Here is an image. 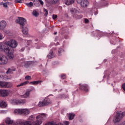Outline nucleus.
<instances>
[{
  "mask_svg": "<svg viewBox=\"0 0 125 125\" xmlns=\"http://www.w3.org/2000/svg\"><path fill=\"white\" fill-rule=\"evenodd\" d=\"M25 79L27 81H29V80H32V77H31V76H30L29 75H27V76H25Z\"/></svg>",
  "mask_w": 125,
  "mask_h": 125,
  "instance_id": "c756f323",
  "label": "nucleus"
},
{
  "mask_svg": "<svg viewBox=\"0 0 125 125\" xmlns=\"http://www.w3.org/2000/svg\"><path fill=\"white\" fill-rule=\"evenodd\" d=\"M17 24H20L21 29H23L25 24L27 23V20L25 18L22 17H18V19L16 20Z\"/></svg>",
  "mask_w": 125,
  "mask_h": 125,
  "instance_id": "39448f33",
  "label": "nucleus"
},
{
  "mask_svg": "<svg viewBox=\"0 0 125 125\" xmlns=\"http://www.w3.org/2000/svg\"><path fill=\"white\" fill-rule=\"evenodd\" d=\"M6 27V21H2L0 22V30H4Z\"/></svg>",
  "mask_w": 125,
  "mask_h": 125,
  "instance_id": "9d476101",
  "label": "nucleus"
},
{
  "mask_svg": "<svg viewBox=\"0 0 125 125\" xmlns=\"http://www.w3.org/2000/svg\"><path fill=\"white\" fill-rule=\"evenodd\" d=\"M5 3L7 4H7L8 5H9V4H11V3H10V2H8V1L5 2Z\"/></svg>",
  "mask_w": 125,
  "mask_h": 125,
  "instance_id": "79ce46f5",
  "label": "nucleus"
},
{
  "mask_svg": "<svg viewBox=\"0 0 125 125\" xmlns=\"http://www.w3.org/2000/svg\"><path fill=\"white\" fill-rule=\"evenodd\" d=\"M0 107H1V108H5V107H6V103L4 101H2L0 103Z\"/></svg>",
  "mask_w": 125,
  "mask_h": 125,
  "instance_id": "aec40b11",
  "label": "nucleus"
},
{
  "mask_svg": "<svg viewBox=\"0 0 125 125\" xmlns=\"http://www.w3.org/2000/svg\"><path fill=\"white\" fill-rule=\"evenodd\" d=\"M125 125V123H124V125Z\"/></svg>",
  "mask_w": 125,
  "mask_h": 125,
  "instance_id": "603ef678",
  "label": "nucleus"
},
{
  "mask_svg": "<svg viewBox=\"0 0 125 125\" xmlns=\"http://www.w3.org/2000/svg\"><path fill=\"white\" fill-rule=\"evenodd\" d=\"M28 45H30L29 43H28Z\"/></svg>",
  "mask_w": 125,
  "mask_h": 125,
  "instance_id": "8fccbe9b",
  "label": "nucleus"
},
{
  "mask_svg": "<svg viewBox=\"0 0 125 125\" xmlns=\"http://www.w3.org/2000/svg\"><path fill=\"white\" fill-rule=\"evenodd\" d=\"M22 64H23L24 67L25 68H28V67H29V66H30L32 63L31 62H24L22 63Z\"/></svg>",
  "mask_w": 125,
  "mask_h": 125,
  "instance_id": "a211bd4d",
  "label": "nucleus"
},
{
  "mask_svg": "<svg viewBox=\"0 0 125 125\" xmlns=\"http://www.w3.org/2000/svg\"><path fill=\"white\" fill-rule=\"evenodd\" d=\"M64 124L65 125H69L70 123L68 121H65V122H64Z\"/></svg>",
  "mask_w": 125,
  "mask_h": 125,
  "instance_id": "4c0bfd02",
  "label": "nucleus"
},
{
  "mask_svg": "<svg viewBox=\"0 0 125 125\" xmlns=\"http://www.w3.org/2000/svg\"><path fill=\"white\" fill-rule=\"evenodd\" d=\"M32 14L35 17H38V16H39V12H38L36 10L33 11V12H32Z\"/></svg>",
  "mask_w": 125,
  "mask_h": 125,
  "instance_id": "a878e982",
  "label": "nucleus"
},
{
  "mask_svg": "<svg viewBox=\"0 0 125 125\" xmlns=\"http://www.w3.org/2000/svg\"><path fill=\"white\" fill-rule=\"evenodd\" d=\"M12 72V70L10 68H8V70L6 72V74H9V73H11Z\"/></svg>",
  "mask_w": 125,
  "mask_h": 125,
  "instance_id": "2f4dec72",
  "label": "nucleus"
},
{
  "mask_svg": "<svg viewBox=\"0 0 125 125\" xmlns=\"http://www.w3.org/2000/svg\"><path fill=\"white\" fill-rule=\"evenodd\" d=\"M37 6H40V3L39 2H38V5Z\"/></svg>",
  "mask_w": 125,
  "mask_h": 125,
  "instance_id": "de8ad7c7",
  "label": "nucleus"
},
{
  "mask_svg": "<svg viewBox=\"0 0 125 125\" xmlns=\"http://www.w3.org/2000/svg\"><path fill=\"white\" fill-rule=\"evenodd\" d=\"M50 2L51 4H56L59 2V0H50Z\"/></svg>",
  "mask_w": 125,
  "mask_h": 125,
  "instance_id": "5701e85b",
  "label": "nucleus"
},
{
  "mask_svg": "<svg viewBox=\"0 0 125 125\" xmlns=\"http://www.w3.org/2000/svg\"><path fill=\"white\" fill-rule=\"evenodd\" d=\"M89 4V2L87 0H83L81 3V6L82 7H87V5Z\"/></svg>",
  "mask_w": 125,
  "mask_h": 125,
  "instance_id": "9b49d317",
  "label": "nucleus"
},
{
  "mask_svg": "<svg viewBox=\"0 0 125 125\" xmlns=\"http://www.w3.org/2000/svg\"><path fill=\"white\" fill-rule=\"evenodd\" d=\"M47 57L49 59H51L55 57V56L54 55V54L53 53V51H52V50L50 51L49 54L47 55Z\"/></svg>",
  "mask_w": 125,
  "mask_h": 125,
  "instance_id": "2eb2a0df",
  "label": "nucleus"
},
{
  "mask_svg": "<svg viewBox=\"0 0 125 125\" xmlns=\"http://www.w3.org/2000/svg\"><path fill=\"white\" fill-rule=\"evenodd\" d=\"M0 40H2V35L1 34H0Z\"/></svg>",
  "mask_w": 125,
  "mask_h": 125,
  "instance_id": "c03bdc74",
  "label": "nucleus"
},
{
  "mask_svg": "<svg viewBox=\"0 0 125 125\" xmlns=\"http://www.w3.org/2000/svg\"><path fill=\"white\" fill-rule=\"evenodd\" d=\"M31 42V41H27V42Z\"/></svg>",
  "mask_w": 125,
  "mask_h": 125,
  "instance_id": "09e8293b",
  "label": "nucleus"
},
{
  "mask_svg": "<svg viewBox=\"0 0 125 125\" xmlns=\"http://www.w3.org/2000/svg\"><path fill=\"white\" fill-rule=\"evenodd\" d=\"M8 59L11 60L10 59H8V57L6 58L5 56H0V65H5L7 63Z\"/></svg>",
  "mask_w": 125,
  "mask_h": 125,
  "instance_id": "0eeeda50",
  "label": "nucleus"
},
{
  "mask_svg": "<svg viewBox=\"0 0 125 125\" xmlns=\"http://www.w3.org/2000/svg\"><path fill=\"white\" fill-rule=\"evenodd\" d=\"M62 52H64V50L61 48H59V50H58V53H59V56H60V55H61V53Z\"/></svg>",
  "mask_w": 125,
  "mask_h": 125,
  "instance_id": "cd10ccee",
  "label": "nucleus"
},
{
  "mask_svg": "<svg viewBox=\"0 0 125 125\" xmlns=\"http://www.w3.org/2000/svg\"><path fill=\"white\" fill-rule=\"evenodd\" d=\"M22 0L24 1V0H15V2L19 3H22Z\"/></svg>",
  "mask_w": 125,
  "mask_h": 125,
  "instance_id": "7c9ffc66",
  "label": "nucleus"
},
{
  "mask_svg": "<svg viewBox=\"0 0 125 125\" xmlns=\"http://www.w3.org/2000/svg\"><path fill=\"white\" fill-rule=\"evenodd\" d=\"M40 83H42V81H33L30 83V84H38Z\"/></svg>",
  "mask_w": 125,
  "mask_h": 125,
  "instance_id": "4be33fe9",
  "label": "nucleus"
},
{
  "mask_svg": "<svg viewBox=\"0 0 125 125\" xmlns=\"http://www.w3.org/2000/svg\"><path fill=\"white\" fill-rule=\"evenodd\" d=\"M111 85H113V84H111Z\"/></svg>",
  "mask_w": 125,
  "mask_h": 125,
  "instance_id": "864d4df0",
  "label": "nucleus"
},
{
  "mask_svg": "<svg viewBox=\"0 0 125 125\" xmlns=\"http://www.w3.org/2000/svg\"><path fill=\"white\" fill-rule=\"evenodd\" d=\"M3 2H0V5H2V4L3 5Z\"/></svg>",
  "mask_w": 125,
  "mask_h": 125,
  "instance_id": "a18cd8bd",
  "label": "nucleus"
},
{
  "mask_svg": "<svg viewBox=\"0 0 125 125\" xmlns=\"http://www.w3.org/2000/svg\"><path fill=\"white\" fill-rule=\"evenodd\" d=\"M125 116V112H122V111L117 112L116 115L114 117L113 119V122L114 124L120 122L124 117Z\"/></svg>",
  "mask_w": 125,
  "mask_h": 125,
  "instance_id": "7ed1b4c3",
  "label": "nucleus"
},
{
  "mask_svg": "<svg viewBox=\"0 0 125 125\" xmlns=\"http://www.w3.org/2000/svg\"><path fill=\"white\" fill-rule=\"evenodd\" d=\"M75 2V0H66L65 3L66 5H70V4H73Z\"/></svg>",
  "mask_w": 125,
  "mask_h": 125,
  "instance_id": "dca6fc26",
  "label": "nucleus"
},
{
  "mask_svg": "<svg viewBox=\"0 0 125 125\" xmlns=\"http://www.w3.org/2000/svg\"><path fill=\"white\" fill-rule=\"evenodd\" d=\"M61 78L62 80H64L66 79V75H65V74H62L61 75Z\"/></svg>",
  "mask_w": 125,
  "mask_h": 125,
  "instance_id": "473e14b6",
  "label": "nucleus"
},
{
  "mask_svg": "<svg viewBox=\"0 0 125 125\" xmlns=\"http://www.w3.org/2000/svg\"><path fill=\"white\" fill-rule=\"evenodd\" d=\"M31 91H32V90H27L24 94L21 96V97L22 98H27V97H29Z\"/></svg>",
  "mask_w": 125,
  "mask_h": 125,
  "instance_id": "ddd939ff",
  "label": "nucleus"
},
{
  "mask_svg": "<svg viewBox=\"0 0 125 125\" xmlns=\"http://www.w3.org/2000/svg\"><path fill=\"white\" fill-rule=\"evenodd\" d=\"M76 1L79 4H81V5L82 4V2H83L82 0H76Z\"/></svg>",
  "mask_w": 125,
  "mask_h": 125,
  "instance_id": "72a5a7b5",
  "label": "nucleus"
},
{
  "mask_svg": "<svg viewBox=\"0 0 125 125\" xmlns=\"http://www.w3.org/2000/svg\"><path fill=\"white\" fill-rule=\"evenodd\" d=\"M8 95V91L4 89H0V96L5 97Z\"/></svg>",
  "mask_w": 125,
  "mask_h": 125,
  "instance_id": "1a4fd4ad",
  "label": "nucleus"
},
{
  "mask_svg": "<svg viewBox=\"0 0 125 125\" xmlns=\"http://www.w3.org/2000/svg\"><path fill=\"white\" fill-rule=\"evenodd\" d=\"M69 120H73L75 118V114L73 113H70L68 116Z\"/></svg>",
  "mask_w": 125,
  "mask_h": 125,
  "instance_id": "b1692460",
  "label": "nucleus"
},
{
  "mask_svg": "<svg viewBox=\"0 0 125 125\" xmlns=\"http://www.w3.org/2000/svg\"><path fill=\"white\" fill-rule=\"evenodd\" d=\"M54 35H57V32H54Z\"/></svg>",
  "mask_w": 125,
  "mask_h": 125,
  "instance_id": "49530a36",
  "label": "nucleus"
},
{
  "mask_svg": "<svg viewBox=\"0 0 125 125\" xmlns=\"http://www.w3.org/2000/svg\"><path fill=\"white\" fill-rule=\"evenodd\" d=\"M25 4L28 7H33V6H34V3H33L32 2L29 3H26Z\"/></svg>",
  "mask_w": 125,
  "mask_h": 125,
  "instance_id": "393cba45",
  "label": "nucleus"
},
{
  "mask_svg": "<svg viewBox=\"0 0 125 125\" xmlns=\"http://www.w3.org/2000/svg\"><path fill=\"white\" fill-rule=\"evenodd\" d=\"M25 50V48H22L21 50L20 51H24Z\"/></svg>",
  "mask_w": 125,
  "mask_h": 125,
  "instance_id": "37998d69",
  "label": "nucleus"
},
{
  "mask_svg": "<svg viewBox=\"0 0 125 125\" xmlns=\"http://www.w3.org/2000/svg\"><path fill=\"white\" fill-rule=\"evenodd\" d=\"M5 123L7 125H12L13 121L11 120L10 118H7L5 120Z\"/></svg>",
  "mask_w": 125,
  "mask_h": 125,
  "instance_id": "6ab92c4d",
  "label": "nucleus"
},
{
  "mask_svg": "<svg viewBox=\"0 0 125 125\" xmlns=\"http://www.w3.org/2000/svg\"><path fill=\"white\" fill-rule=\"evenodd\" d=\"M104 62H106V60H104Z\"/></svg>",
  "mask_w": 125,
  "mask_h": 125,
  "instance_id": "3c124183",
  "label": "nucleus"
},
{
  "mask_svg": "<svg viewBox=\"0 0 125 125\" xmlns=\"http://www.w3.org/2000/svg\"><path fill=\"white\" fill-rule=\"evenodd\" d=\"M84 22L86 24H87V23H88V22H89V21L88 20V19H85L84 20Z\"/></svg>",
  "mask_w": 125,
  "mask_h": 125,
  "instance_id": "c9c22d12",
  "label": "nucleus"
},
{
  "mask_svg": "<svg viewBox=\"0 0 125 125\" xmlns=\"http://www.w3.org/2000/svg\"><path fill=\"white\" fill-rule=\"evenodd\" d=\"M14 113L17 114V115L27 116V115L30 114V111L27 109H17L14 110Z\"/></svg>",
  "mask_w": 125,
  "mask_h": 125,
  "instance_id": "20e7f679",
  "label": "nucleus"
},
{
  "mask_svg": "<svg viewBox=\"0 0 125 125\" xmlns=\"http://www.w3.org/2000/svg\"><path fill=\"white\" fill-rule=\"evenodd\" d=\"M27 83H29V81H25L22 83H21L20 84L17 85V87H20V86H23V85H26Z\"/></svg>",
  "mask_w": 125,
  "mask_h": 125,
  "instance_id": "412c9836",
  "label": "nucleus"
},
{
  "mask_svg": "<svg viewBox=\"0 0 125 125\" xmlns=\"http://www.w3.org/2000/svg\"><path fill=\"white\" fill-rule=\"evenodd\" d=\"M43 10H44V12H45L44 15V16H45V17H46V16H47V14H48V11L45 8H44Z\"/></svg>",
  "mask_w": 125,
  "mask_h": 125,
  "instance_id": "c85d7f7f",
  "label": "nucleus"
},
{
  "mask_svg": "<svg viewBox=\"0 0 125 125\" xmlns=\"http://www.w3.org/2000/svg\"><path fill=\"white\" fill-rule=\"evenodd\" d=\"M12 84L11 83L0 81V87H2L3 88H9V87H11Z\"/></svg>",
  "mask_w": 125,
  "mask_h": 125,
  "instance_id": "6e6552de",
  "label": "nucleus"
},
{
  "mask_svg": "<svg viewBox=\"0 0 125 125\" xmlns=\"http://www.w3.org/2000/svg\"><path fill=\"white\" fill-rule=\"evenodd\" d=\"M3 7H5L6 8H7V7H8L7 4H6V3H3Z\"/></svg>",
  "mask_w": 125,
  "mask_h": 125,
  "instance_id": "58836bf2",
  "label": "nucleus"
},
{
  "mask_svg": "<svg viewBox=\"0 0 125 125\" xmlns=\"http://www.w3.org/2000/svg\"><path fill=\"white\" fill-rule=\"evenodd\" d=\"M70 11L72 13H75V12H76V10L75 9H71V10H70Z\"/></svg>",
  "mask_w": 125,
  "mask_h": 125,
  "instance_id": "ea45409f",
  "label": "nucleus"
},
{
  "mask_svg": "<svg viewBox=\"0 0 125 125\" xmlns=\"http://www.w3.org/2000/svg\"><path fill=\"white\" fill-rule=\"evenodd\" d=\"M79 85L82 90H84V91H86V92H87V91H88V89H87L88 86L87 84H84L82 85V84H79Z\"/></svg>",
  "mask_w": 125,
  "mask_h": 125,
  "instance_id": "f8f14e48",
  "label": "nucleus"
},
{
  "mask_svg": "<svg viewBox=\"0 0 125 125\" xmlns=\"http://www.w3.org/2000/svg\"><path fill=\"white\" fill-rule=\"evenodd\" d=\"M38 0L42 5H43V1H42V0Z\"/></svg>",
  "mask_w": 125,
  "mask_h": 125,
  "instance_id": "e433bc0d",
  "label": "nucleus"
},
{
  "mask_svg": "<svg viewBox=\"0 0 125 125\" xmlns=\"http://www.w3.org/2000/svg\"><path fill=\"white\" fill-rule=\"evenodd\" d=\"M44 119H46V114L42 113L36 117L37 121L34 122V121H35V116L31 115L29 117L28 121L20 123V125H42V121H43Z\"/></svg>",
  "mask_w": 125,
  "mask_h": 125,
  "instance_id": "f03ea898",
  "label": "nucleus"
},
{
  "mask_svg": "<svg viewBox=\"0 0 125 125\" xmlns=\"http://www.w3.org/2000/svg\"><path fill=\"white\" fill-rule=\"evenodd\" d=\"M39 107H43L45 105L43 101L42 102H40L38 104Z\"/></svg>",
  "mask_w": 125,
  "mask_h": 125,
  "instance_id": "bb28decb",
  "label": "nucleus"
},
{
  "mask_svg": "<svg viewBox=\"0 0 125 125\" xmlns=\"http://www.w3.org/2000/svg\"><path fill=\"white\" fill-rule=\"evenodd\" d=\"M22 32L23 35H27L28 34V32L29 31V29L26 26H24L23 28H21Z\"/></svg>",
  "mask_w": 125,
  "mask_h": 125,
  "instance_id": "f3484780",
  "label": "nucleus"
},
{
  "mask_svg": "<svg viewBox=\"0 0 125 125\" xmlns=\"http://www.w3.org/2000/svg\"><path fill=\"white\" fill-rule=\"evenodd\" d=\"M27 102L25 99L23 100H16L14 99L12 100V103L14 105H19L20 104H25Z\"/></svg>",
  "mask_w": 125,
  "mask_h": 125,
  "instance_id": "423d86ee",
  "label": "nucleus"
},
{
  "mask_svg": "<svg viewBox=\"0 0 125 125\" xmlns=\"http://www.w3.org/2000/svg\"><path fill=\"white\" fill-rule=\"evenodd\" d=\"M45 106H48V105H51V101L49 99L45 98L43 101Z\"/></svg>",
  "mask_w": 125,
  "mask_h": 125,
  "instance_id": "4468645a",
  "label": "nucleus"
},
{
  "mask_svg": "<svg viewBox=\"0 0 125 125\" xmlns=\"http://www.w3.org/2000/svg\"><path fill=\"white\" fill-rule=\"evenodd\" d=\"M122 86L124 91H125V83H123Z\"/></svg>",
  "mask_w": 125,
  "mask_h": 125,
  "instance_id": "f704fd0d",
  "label": "nucleus"
},
{
  "mask_svg": "<svg viewBox=\"0 0 125 125\" xmlns=\"http://www.w3.org/2000/svg\"><path fill=\"white\" fill-rule=\"evenodd\" d=\"M57 18V15H53V19H56Z\"/></svg>",
  "mask_w": 125,
  "mask_h": 125,
  "instance_id": "a19ab883",
  "label": "nucleus"
},
{
  "mask_svg": "<svg viewBox=\"0 0 125 125\" xmlns=\"http://www.w3.org/2000/svg\"><path fill=\"white\" fill-rule=\"evenodd\" d=\"M18 45L17 42L14 40H11L5 42V44L0 43V51H4L7 54L8 59L14 58V49Z\"/></svg>",
  "mask_w": 125,
  "mask_h": 125,
  "instance_id": "f257e3e1",
  "label": "nucleus"
}]
</instances>
